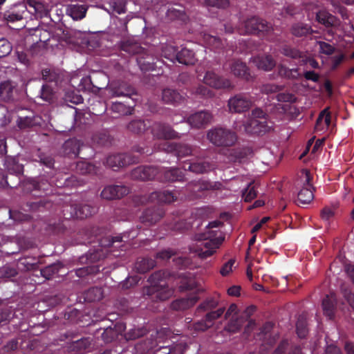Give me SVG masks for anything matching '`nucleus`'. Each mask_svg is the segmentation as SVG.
<instances>
[{
	"label": "nucleus",
	"instance_id": "nucleus-35",
	"mask_svg": "<svg viewBox=\"0 0 354 354\" xmlns=\"http://www.w3.org/2000/svg\"><path fill=\"white\" fill-rule=\"evenodd\" d=\"M93 212V209L90 205H84L75 210L74 216L77 218L83 219L91 216Z\"/></svg>",
	"mask_w": 354,
	"mask_h": 354
},
{
	"label": "nucleus",
	"instance_id": "nucleus-29",
	"mask_svg": "<svg viewBox=\"0 0 354 354\" xmlns=\"http://www.w3.org/2000/svg\"><path fill=\"white\" fill-rule=\"evenodd\" d=\"M15 85L10 81H5L0 84V96L3 100H8L12 97Z\"/></svg>",
	"mask_w": 354,
	"mask_h": 354
},
{
	"label": "nucleus",
	"instance_id": "nucleus-5",
	"mask_svg": "<svg viewBox=\"0 0 354 354\" xmlns=\"http://www.w3.org/2000/svg\"><path fill=\"white\" fill-rule=\"evenodd\" d=\"M164 56L171 62L177 60L183 64H192L195 62L194 53L187 49L183 48L180 51L173 46H169L163 50Z\"/></svg>",
	"mask_w": 354,
	"mask_h": 354
},
{
	"label": "nucleus",
	"instance_id": "nucleus-26",
	"mask_svg": "<svg viewBox=\"0 0 354 354\" xmlns=\"http://www.w3.org/2000/svg\"><path fill=\"white\" fill-rule=\"evenodd\" d=\"M174 194L169 191L158 192L151 194L150 199L157 200L160 203H170L176 200Z\"/></svg>",
	"mask_w": 354,
	"mask_h": 354
},
{
	"label": "nucleus",
	"instance_id": "nucleus-25",
	"mask_svg": "<svg viewBox=\"0 0 354 354\" xmlns=\"http://www.w3.org/2000/svg\"><path fill=\"white\" fill-rule=\"evenodd\" d=\"M162 99L166 103H178L182 100L183 96L174 89L165 88L162 91Z\"/></svg>",
	"mask_w": 354,
	"mask_h": 354
},
{
	"label": "nucleus",
	"instance_id": "nucleus-40",
	"mask_svg": "<svg viewBox=\"0 0 354 354\" xmlns=\"http://www.w3.org/2000/svg\"><path fill=\"white\" fill-rule=\"evenodd\" d=\"M203 41L207 46L213 48H218L223 45L219 39L207 34L204 35Z\"/></svg>",
	"mask_w": 354,
	"mask_h": 354
},
{
	"label": "nucleus",
	"instance_id": "nucleus-34",
	"mask_svg": "<svg viewBox=\"0 0 354 354\" xmlns=\"http://www.w3.org/2000/svg\"><path fill=\"white\" fill-rule=\"evenodd\" d=\"M155 266V261L151 259H142L136 263V268L140 272H145Z\"/></svg>",
	"mask_w": 354,
	"mask_h": 354
},
{
	"label": "nucleus",
	"instance_id": "nucleus-14",
	"mask_svg": "<svg viewBox=\"0 0 354 354\" xmlns=\"http://www.w3.org/2000/svg\"><path fill=\"white\" fill-rule=\"evenodd\" d=\"M132 177L142 180H151L157 175V169L151 167H139L132 171Z\"/></svg>",
	"mask_w": 354,
	"mask_h": 354
},
{
	"label": "nucleus",
	"instance_id": "nucleus-60",
	"mask_svg": "<svg viewBox=\"0 0 354 354\" xmlns=\"http://www.w3.org/2000/svg\"><path fill=\"white\" fill-rule=\"evenodd\" d=\"M22 17H23L22 14H20V13H9V14L5 15V18L8 21H11V22L21 20L22 19Z\"/></svg>",
	"mask_w": 354,
	"mask_h": 354
},
{
	"label": "nucleus",
	"instance_id": "nucleus-49",
	"mask_svg": "<svg viewBox=\"0 0 354 354\" xmlns=\"http://www.w3.org/2000/svg\"><path fill=\"white\" fill-rule=\"evenodd\" d=\"M53 93L50 86L48 85L43 86L41 91V98L46 102H50L53 98Z\"/></svg>",
	"mask_w": 354,
	"mask_h": 354
},
{
	"label": "nucleus",
	"instance_id": "nucleus-36",
	"mask_svg": "<svg viewBox=\"0 0 354 354\" xmlns=\"http://www.w3.org/2000/svg\"><path fill=\"white\" fill-rule=\"evenodd\" d=\"M61 268L62 263L57 262L46 267L41 270V274L45 278L50 279L54 274L59 272Z\"/></svg>",
	"mask_w": 354,
	"mask_h": 354
},
{
	"label": "nucleus",
	"instance_id": "nucleus-10",
	"mask_svg": "<svg viewBox=\"0 0 354 354\" xmlns=\"http://www.w3.org/2000/svg\"><path fill=\"white\" fill-rule=\"evenodd\" d=\"M205 84L215 88H228L232 87L230 81L218 76L213 72H207L203 77Z\"/></svg>",
	"mask_w": 354,
	"mask_h": 354
},
{
	"label": "nucleus",
	"instance_id": "nucleus-6",
	"mask_svg": "<svg viewBox=\"0 0 354 354\" xmlns=\"http://www.w3.org/2000/svg\"><path fill=\"white\" fill-rule=\"evenodd\" d=\"M271 27L263 19L252 17L244 21L239 27L240 34H258L268 32Z\"/></svg>",
	"mask_w": 354,
	"mask_h": 354
},
{
	"label": "nucleus",
	"instance_id": "nucleus-33",
	"mask_svg": "<svg viewBox=\"0 0 354 354\" xmlns=\"http://www.w3.org/2000/svg\"><path fill=\"white\" fill-rule=\"evenodd\" d=\"M162 216L160 212L152 209H147L144 213L141 219L142 222L153 223L156 222Z\"/></svg>",
	"mask_w": 354,
	"mask_h": 354
},
{
	"label": "nucleus",
	"instance_id": "nucleus-59",
	"mask_svg": "<svg viewBox=\"0 0 354 354\" xmlns=\"http://www.w3.org/2000/svg\"><path fill=\"white\" fill-rule=\"evenodd\" d=\"M344 298L346 299L349 305L354 309V295L347 289L342 288Z\"/></svg>",
	"mask_w": 354,
	"mask_h": 354
},
{
	"label": "nucleus",
	"instance_id": "nucleus-7",
	"mask_svg": "<svg viewBox=\"0 0 354 354\" xmlns=\"http://www.w3.org/2000/svg\"><path fill=\"white\" fill-rule=\"evenodd\" d=\"M160 277V274L159 273H156L151 276L152 286L150 293L159 300H165L172 295L173 291L167 286L164 280H158Z\"/></svg>",
	"mask_w": 354,
	"mask_h": 354
},
{
	"label": "nucleus",
	"instance_id": "nucleus-23",
	"mask_svg": "<svg viewBox=\"0 0 354 354\" xmlns=\"http://www.w3.org/2000/svg\"><path fill=\"white\" fill-rule=\"evenodd\" d=\"M335 301V297L333 293L327 295L322 301L324 313L330 319H331L334 315Z\"/></svg>",
	"mask_w": 354,
	"mask_h": 354
},
{
	"label": "nucleus",
	"instance_id": "nucleus-58",
	"mask_svg": "<svg viewBox=\"0 0 354 354\" xmlns=\"http://www.w3.org/2000/svg\"><path fill=\"white\" fill-rule=\"evenodd\" d=\"M171 331L168 328H162L157 333V342H160L163 341L165 338L171 337Z\"/></svg>",
	"mask_w": 354,
	"mask_h": 354
},
{
	"label": "nucleus",
	"instance_id": "nucleus-51",
	"mask_svg": "<svg viewBox=\"0 0 354 354\" xmlns=\"http://www.w3.org/2000/svg\"><path fill=\"white\" fill-rule=\"evenodd\" d=\"M283 86L281 85H276L273 84H268L263 85L262 87V91L267 94L277 93L283 89Z\"/></svg>",
	"mask_w": 354,
	"mask_h": 354
},
{
	"label": "nucleus",
	"instance_id": "nucleus-41",
	"mask_svg": "<svg viewBox=\"0 0 354 354\" xmlns=\"http://www.w3.org/2000/svg\"><path fill=\"white\" fill-rule=\"evenodd\" d=\"M6 167L10 172L15 173L16 174H20L23 171L22 165L16 163L15 158H12L7 159Z\"/></svg>",
	"mask_w": 354,
	"mask_h": 354
},
{
	"label": "nucleus",
	"instance_id": "nucleus-55",
	"mask_svg": "<svg viewBox=\"0 0 354 354\" xmlns=\"http://www.w3.org/2000/svg\"><path fill=\"white\" fill-rule=\"evenodd\" d=\"M176 153L178 156H185L191 153V148L185 145H180L176 147Z\"/></svg>",
	"mask_w": 354,
	"mask_h": 354
},
{
	"label": "nucleus",
	"instance_id": "nucleus-46",
	"mask_svg": "<svg viewBox=\"0 0 354 354\" xmlns=\"http://www.w3.org/2000/svg\"><path fill=\"white\" fill-rule=\"evenodd\" d=\"M257 196V191L254 185L250 183L243 193V197L245 201H250Z\"/></svg>",
	"mask_w": 354,
	"mask_h": 354
},
{
	"label": "nucleus",
	"instance_id": "nucleus-30",
	"mask_svg": "<svg viewBox=\"0 0 354 354\" xmlns=\"http://www.w3.org/2000/svg\"><path fill=\"white\" fill-rule=\"evenodd\" d=\"M71 84L78 91H84L89 87L91 80L88 77H82L80 79L79 76H73L71 80Z\"/></svg>",
	"mask_w": 354,
	"mask_h": 354
},
{
	"label": "nucleus",
	"instance_id": "nucleus-8",
	"mask_svg": "<svg viewBox=\"0 0 354 354\" xmlns=\"http://www.w3.org/2000/svg\"><path fill=\"white\" fill-rule=\"evenodd\" d=\"M304 178V187L298 194V200L302 204H308L313 199V193L310 185V176L308 171H305L302 174Z\"/></svg>",
	"mask_w": 354,
	"mask_h": 354
},
{
	"label": "nucleus",
	"instance_id": "nucleus-12",
	"mask_svg": "<svg viewBox=\"0 0 354 354\" xmlns=\"http://www.w3.org/2000/svg\"><path fill=\"white\" fill-rule=\"evenodd\" d=\"M212 120V115L207 111H199L190 115L187 122L194 127L200 128L209 123Z\"/></svg>",
	"mask_w": 354,
	"mask_h": 354
},
{
	"label": "nucleus",
	"instance_id": "nucleus-11",
	"mask_svg": "<svg viewBox=\"0 0 354 354\" xmlns=\"http://www.w3.org/2000/svg\"><path fill=\"white\" fill-rule=\"evenodd\" d=\"M129 193V189L125 186L110 185L104 188L101 196L106 200L116 199Z\"/></svg>",
	"mask_w": 354,
	"mask_h": 354
},
{
	"label": "nucleus",
	"instance_id": "nucleus-16",
	"mask_svg": "<svg viewBox=\"0 0 354 354\" xmlns=\"http://www.w3.org/2000/svg\"><path fill=\"white\" fill-rule=\"evenodd\" d=\"M153 133L159 138L171 139L177 136V133L170 127L160 124L153 127Z\"/></svg>",
	"mask_w": 354,
	"mask_h": 354
},
{
	"label": "nucleus",
	"instance_id": "nucleus-20",
	"mask_svg": "<svg viewBox=\"0 0 354 354\" xmlns=\"http://www.w3.org/2000/svg\"><path fill=\"white\" fill-rule=\"evenodd\" d=\"M273 324L271 323H266L262 328L261 333L259 334V338L262 340L263 344H271L275 340V337H272Z\"/></svg>",
	"mask_w": 354,
	"mask_h": 354
},
{
	"label": "nucleus",
	"instance_id": "nucleus-21",
	"mask_svg": "<svg viewBox=\"0 0 354 354\" xmlns=\"http://www.w3.org/2000/svg\"><path fill=\"white\" fill-rule=\"evenodd\" d=\"M317 20L326 27H336L337 21L332 15L325 10L319 11L316 15Z\"/></svg>",
	"mask_w": 354,
	"mask_h": 354
},
{
	"label": "nucleus",
	"instance_id": "nucleus-24",
	"mask_svg": "<svg viewBox=\"0 0 354 354\" xmlns=\"http://www.w3.org/2000/svg\"><path fill=\"white\" fill-rule=\"evenodd\" d=\"M198 299L196 295H192L188 298L178 299L172 304V307L176 310H185L192 306Z\"/></svg>",
	"mask_w": 354,
	"mask_h": 354
},
{
	"label": "nucleus",
	"instance_id": "nucleus-42",
	"mask_svg": "<svg viewBox=\"0 0 354 354\" xmlns=\"http://www.w3.org/2000/svg\"><path fill=\"white\" fill-rule=\"evenodd\" d=\"M146 128L147 124L145 121L140 120L133 121L128 126L130 131L137 133L145 131Z\"/></svg>",
	"mask_w": 354,
	"mask_h": 354
},
{
	"label": "nucleus",
	"instance_id": "nucleus-22",
	"mask_svg": "<svg viewBox=\"0 0 354 354\" xmlns=\"http://www.w3.org/2000/svg\"><path fill=\"white\" fill-rule=\"evenodd\" d=\"M231 72L237 77H241L247 80L249 79L250 74L248 73V67L245 64L240 61H234L230 66Z\"/></svg>",
	"mask_w": 354,
	"mask_h": 354
},
{
	"label": "nucleus",
	"instance_id": "nucleus-45",
	"mask_svg": "<svg viewBox=\"0 0 354 354\" xmlns=\"http://www.w3.org/2000/svg\"><path fill=\"white\" fill-rule=\"evenodd\" d=\"M310 30V28L308 26L299 24L292 27V32L293 35L300 37L308 34Z\"/></svg>",
	"mask_w": 354,
	"mask_h": 354
},
{
	"label": "nucleus",
	"instance_id": "nucleus-54",
	"mask_svg": "<svg viewBox=\"0 0 354 354\" xmlns=\"http://www.w3.org/2000/svg\"><path fill=\"white\" fill-rule=\"evenodd\" d=\"M234 263H235V260L234 259L229 260L221 268V271H220L221 274L223 276H226L228 274H230L232 272V268H233V266H234Z\"/></svg>",
	"mask_w": 354,
	"mask_h": 354
},
{
	"label": "nucleus",
	"instance_id": "nucleus-62",
	"mask_svg": "<svg viewBox=\"0 0 354 354\" xmlns=\"http://www.w3.org/2000/svg\"><path fill=\"white\" fill-rule=\"evenodd\" d=\"M173 255L172 252L169 250H165L161 251L157 254V257L161 259H169Z\"/></svg>",
	"mask_w": 354,
	"mask_h": 354
},
{
	"label": "nucleus",
	"instance_id": "nucleus-47",
	"mask_svg": "<svg viewBox=\"0 0 354 354\" xmlns=\"http://www.w3.org/2000/svg\"><path fill=\"white\" fill-rule=\"evenodd\" d=\"M12 47L9 41L6 39L0 40V57L7 56L10 53Z\"/></svg>",
	"mask_w": 354,
	"mask_h": 354
},
{
	"label": "nucleus",
	"instance_id": "nucleus-2",
	"mask_svg": "<svg viewBox=\"0 0 354 354\" xmlns=\"http://www.w3.org/2000/svg\"><path fill=\"white\" fill-rule=\"evenodd\" d=\"M218 305V301L215 298H208L204 301L198 308V313L201 311L207 312L205 319L197 322L194 324V329L198 331H204L212 326L214 320L220 317L224 313V308H220L213 311Z\"/></svg>",
	"mask_w": 354,
	"mask_h": 354
},
{
	"label": "nucleus",
	"instance_id": "nucleus-53",
	"mask_svg": "<svg viewBox=\"0 0 354 354\" xmlns=\"http://www.w3.org/2000/svg\"><path fill=\"white\" fill-rule=\"evenodd\" d=\"M109 88L111 91V94L113 96H124L129 95V91L127 90H123L122 88L119 87L117 88L113 84H111L109 86Z\"/></svg>",
	"mask_w": 354,
	"mask_h": 354
},
{
	"label": "nucleus",
	"instance_id": "nucleus-31",
	"mask_svg": "<svg viewBox=\"0 0 354 354\" xmlns=\"http://www.w3.org/2000/svg\"><path fill=\"white\" fill-rule=\"evenodd\" d=\"M76 169L82 174H97V167L86 161H80L77 163Z\"/></svg>",
	"mask_w": 354,
	"mask_h": 354
},
{
	"label": "nucleus",
	"instance_id": "nucleus-1",
	"mask_svg": "<svg viewBox=\"0 0 354 354\" xmlns=\"http://www.w3.org/2000/svg\"><path fill=\"white\" fill-rule=\"evenodd\" d=\"M221 224L220 221H216L209 223L207 232L196 236V242L190 248V251L201 258L212 255L224 240L221 232L212 230Z\"/></svg>",
	"mask_w": 354,
	"mask_h": 354
},
{
	"label": "nucleus",
	"instance_id": "nucleus-28",
	"mask_svg": "<svg viewBox=\"0 0 354 354\" xmlns=\"http://www.w3.org/2000/svg\"><path fill=\"white\" fill-rule=\"evenodd\" d=\"M28 4V8H32L33 11L40 17L46 16L50 11V6L42 2L30 1Z\"/></svg>",
	"mask_w": 354,
	"mask_h": 354
},
{
	"label": "nucleus",
	"instance_id": "nucleus-3",
	"mask_svg": "<svg viewBox=\"0 0 354 354\" xmlns=\"http://www.w3.org/2000/svg\"><path fill=\"white\" fill-rule=\"evenodd\" d=\"M272 128V123L264 117L263 111L260 109H254L249 121L243 124V131L250 133H261L268 131ZM240 131L242 128L240 127Z\"/></svg>",
	"mask_w": 354,
	"mask_h": 354
},
{
	"label": "nucleus",
	"instance_id": "nucleus-63",
	"mask_svg": "<svg viewBox=\"0 0 354 354\" xmlns=\"http://www.w3.org/2000/svg\"><path fill=\"white\" fill-rule=\"evenodd\" d=\"M325 354H341V353L337 346L334 345H329L325 351Z\"/></svg>",
	"mask_w": 354,
	"mask_h": 354
},
{
	"label": "nucleus",
	"instance_id": "nucleus-61",
	"mask_svg": "<svg viewBox=\"0 0 354 354\" xmlns=\"http://www.w3.org/2000/svg\"><path fill=\"white\" fill-rule=\"evenodd\" d=\"M196 93L205 97L212 96V91L203 86H199L196 90Z\"/></svg>",
	"mask_w": 354,
	"mask_h": 354
},
{
	"label": "nucleus",
	"instance_id": "nucleus-38",
	"mask_svg": "<svg viewBox=\"0 0 354 354\" xmlns=\"http://www.w3.org/2000/svg\"><path fill=\"white\" fill-rule=\"evenodd\" d=\"M37 118L32 119L31 117H19L17 120V125L20 129H25L29 127L38 124L39 122L37 121Z\"/></svg>",
	"mask_w": 354,
	"mask_h": 354
},
{
	"label": "nucleus",
	"instance_id": "nucleus-50",
	"mask_svg": "<svg viewBox=\"0 0 354 354\" xmlns=\"http://www.w3.org/2000/svg\"><path fill=\"white\" fill-rule=\"evenodd\" d=\"M111 7L113 11L118 14H122L125 12V5L123 0H115L111 3Z\"/></svg>",
	"mask_w": 354,
	"mask_h": 354
},
{
	"label": "nucleus",
	"instance_id": "nucleus-13",
	"mask_svg": "<svg viewBox=\"0 0 354 354\" xmlns=\"http://www.w3.org/2000/svg\"><path fill=\"white\" fill-rule=\"evenodd\" d=\"M237 313V306L234 304H232L230 306L225 315V319H229L230 320V324L227 326V330H229L230 332L235 333L241 327V321L235 319Z\"/></svg>",
	"mask_w": 354,
	"mask_h": 354
},
{
	"label": "nucleus",
	"instance_id": "nucleus-44",
	"mask_svg": "<svg viewBox=\"0 0 354 354\" xmlns=\"http://www.w3.org/2000/svg\"><path fill=\"white\" fill-rule=\"evenodd\" d=\"M315 48L321 53L326 55H331L334 51V47L324 41H317Z\"/></svg>",
	"mask_w": 354,
	"mask_h": 354
},
{
	"label": "nucleus",
	"instance_id": "nucleus-32",
	"mask_svg": "<svg viewBox=\"0 0 354 354\" xmlns=\"http://www.w3.org/2000/svg\"><path fill=\"white\" fill-rule=\"evenodd\" d=\"M187 169L196 173H203L210 169V166L208 162L204 161H199L193 164H187L184 166L185 169Z\"/></svg>",
	"mask_w": 354,
	"mask_h": 354
},
{
	"label": "nucleus",
	"instance_id": "nucleus-18",
	"mask_svg": "<svg viewBox=\"0 0 354 354\" xmlns=\"http://www.w3.org/2000/svg\"><path fill=\"white\" fill-rule=\"evenodd\" d=\"M330 118L328 109L323 110L317 120L315 131L317 132H323L328 129L330 124Z\"/></svg>",
	"mask_w": 354,
	"mask_h": 354
},
{
	"label": "nucleus",
	"instance_id": "nucleus-64",
	"mask_svg": "<svg viewBox=\"0 0 354 354\" xmlns=\"http://www.w3.org/2000/svg\"><path fill=\"white\" fill-rule=\"evenodd\" d=\"M288 345L287 341H283L279 347L275 350L273 354H283L284 351Z\"/></svg>",
	"mask_w": 354,
	"mask_h": 354
},
{
	"label": "nucleus",
	"instance_id": "nucleus-39",
	"mask_svg": "<svg viewBox=\"0 0 354 354\" xmlns=\"http://www.w3.org/2000/svg\"><path fill=\"white\" fill-rule=\"evenodd\" d=\"M102 298V292L100 288H92L86 293V299L89 301H98Z\"/></svg>",
	"mask_w": 354,
	"mask_h": 354
},
{
	"label": "nucleus",
	"instance_id": "nucleus-52",
	"mask_svg": "<svg viewBox=\"0 0 354 354\" xmlns=\"http://www.w3.org/2000/svg\"><path fill=\"white\" fill-rule=\"evenodd\" d=\"M79 35H80V33L75 30H67L65 34L66 40L68 44H78L77 37Z\"/></svg>",
	"mask_w": 354,
	"mask_h": 354
},
{
	"label": "nucleus",
	"instance_id": "nucleus-37",
	"mask_svg": "<svg viewBox=\"0 0 354 354\" xmlns=\"http://www.w3.org/2000/svg\"><path fill=\"white\" fill-rule=\"evenodd\" d=\"M279 75L281 77H287L289 79H295L299 76V73L297 69H288L286 67L281 65L279 66Z\"/></svg>",
	"mask_w": 354,
	"mask_h": 354
},
{
	"label": "nucleus",
	"instance_id": "nucleus-57",
	"mask_svg": "<svg viewBox=\"0 0 354 354\" xmlns=\"http://www.w3.org/2000/svg\"><path fill=\"white\" fill-rule=\"evenodd\" d=\"M335 214L334 209L331 207H324L321 213V216L323 220L328 221L332 218Z\"/></svg>",
	"mask_w": 354,
	"mask_h": 354
},
{
	"label": "nucleus",
	"instance_id": "nucleus-4",
	"mask_svg": "<svg viewBox=\"0 0 354 354\" xmlns=\"http://www.w3.org/2000/svg\"><path fill=\"white\" fill-rule=\"evenodd\" d=\"M207 138L211 142L218 146H230L236 141V134L223 128H215L207 133Z\"/></svg>",
	"mask_w": 354,
	"mask_h": 354
},
{
	"label": "nucleus",
	"instance_id": "nucleus-17",
	"mask_svg": "<svg viewBox=\"0 0 354 354\" xmlns=\"http://www.w3.org/2000/svg\"><path fill=\"white\" fill-rule=\"evenodd\" d=\"M252 62L258 68L263 71H270L275 66V62L268 55L254 57Z\"/></svg>",
	"mask_w": 354,
	"mask_h": 354
},
{
	"label": "nucleus",
	"instance_id": "nucleus-43",
	"mask_svg": "<svg viewBox=\"0 0 354 354\" xmlns=\"http://www.w3.org/2000/svg\"><path fill=\"white\" fill-rule=\"evenodd\" d=\"M165 178L170 181L181 180L183 179V172L178 169H171L166 171Z\"/></svg>",
	"mask_w": 354,
	"mask_h": 354
},
{
	"label": "nucleus",
	"instance_id": "nucleus-48",
	"mask_svg": "<svg viewBox=\"0 0 354 354\" xmlns=\"http://www.w3.org/2000/svg\"><path fill=\"white\" fill-rule=\"evenodd\" d=\"M296 328L297 333L299 337L303 338L306 337L307 334L306 324L303 318L298 319L296 324Z\"/></svg>",
	"mask_w": 354,
	"mask_h": 354
},
{
	"label": "nucleus",
	"instance_id": "nucleus-56",
	"mask_svg": "<svg viewBox=\"0 0 354 354\" xmlns=\"http://www.w3.org/2000/svg\"><path fill=\"white\" fill-rule=\"evenodd\" d=\"M207 5L217 8H225L229 4L228 0H205Z\"/></svg>",
	"mask_w": 354,
	"mask_h": 354
},
{
	"label": "nucleus",
	"instance_id": "nucleus-27",
	"mask_svg": "<svg viewBox=\"0 0 354 354\" xmlns=\"http://www.w3.org/2000/svg\"><path fill=\"white\" fill-rule=\"evenodd\" d=\"M160 348L163 350L162 353L165 354H183L186 345L183 340H180L176 344L162 346Z\"/></svg>",
	"mask_w": 354,
	"mask_h": 354
},
{
	"label": "nucleus",
	"instance_id": "nucleus-19",
	"mask_svg": "<svg viewBox=\"0 0 354 354\" xmlns=\"http://www.w3.org/2000/svg\"><path fill=\"white\" fill-rule=\"evenodd\" d=\"M87 8L84 5L71 4L68 6L66 12L73 19H82L85 17Z\"/></svg>",
	"mask_w": 354,
	"mask_h": 354
},
{
	"label": "nucleus",
	"instance_id": "nucleus-15",
	"mask_svg": "<svg viewBox=\"0 0 354 354\" xmlns=\"http://www.w3.org/2000/svg\"><path fill=\"white\" fill-rule=\"evenodd\" d=\"M130 161L129 158L125 154H116L112 155L107 158L106 165L107 166L116 169L121 167H124L129 164Z\"/></svg>",
	"mask_w": 354,
	"mask_h": 354
},
{
	"label": "nucleus",
	"instance_id": "nucleus-9",
	"mask_svg": "<svg viewBox=\"0 0 354 354\" xmlns=\"http://www.w3.org/2000/svg\"><path fill=\"white\" fill-rule=\"evenodd\" d=\"M251 101L242 95H237L228 101V108L230 112L241 113L248 110L251 106Z\"/></svg>",
	"mask_w": 354,
	"mask_h": 354
}]
</instances>
